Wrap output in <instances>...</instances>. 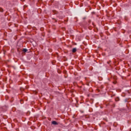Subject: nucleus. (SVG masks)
Segmentation results:
<instances>
[{
    "label": "nucleus",
    "mask_w": 131,
    "mask_h": 131,
    "mask_svg": "<svg viewBox=\"0 0 131 131\" xmlns=\"http://www.w3.org/2000/svg\"><path fill=\"white\" fill-rule=\"evenodd\" d=\"M52 124H54V125H58V123L55 121H53L52 122Z\"/></svg>",
    "instance_id": "f257e3e1"
},
{
    "label": "nucleus",
    "mask_w": 131,
    "mask_h": 131,
    "mask_svg": "<svg viewBox=\"0 0 131 131\" xmlns=\"http://www.w3.org/2000/svg\"><path fill=\"white\" fill-rule=\"evenodd\" d=\"M76 51H77L76 48H73L72 50L73 53H75V52H76Z\"/></svg>",
    "instance_id": "f03ea898"
},
{
    "label": "nucleus",
    "mask_w": 131,
    "mask_h": 131,
    "mask_svg": "<svg viewBox=\"0 0 131 131\" xmlns=\"http://www.w3.org/2000/svg\"><path fill=\"white\" fill-rule=\"evenodd\" d=\"M23 52H24L25 53H26V52H27V49H23Z\"/></svg>",
    "instance_id": "7ed1b4c3"
},
{
    "label": "nucleus",
    "mask_w": 131,
    "mask_h": 131,
    "mask_svg": "<svg viewBox=\"0 0 131 131\" xmlns=\"http://www.w3.org/2000/svg\"><path fill=\"white\" fill-rule=\"evenodd\" d=\"M116 101L117 102V101H119V98H117V99H116Z\"/></svg>",
    "instance_id": "20e7f679"
},
{
    "label": "nucleus",
    "mask_w": 131,
    "mask_h": 131,
    "mask_svg": "<svg viewBox=\"0 0 131 131\" xmlns=\"http://www.w3.org/2000/svg\"><path fill=\"white\" fill-rule=\"evenodd\" d=\"M3 9L2 8H0V12H3Z\"/></svg>",
    "instance_id": "39448f33"
},
{
    "label": "nucleus",
    "mask_w": 131,
    "mask_h": 131,
    "mask_svg": "<svg viewBox=\"0 0 131 131\" xmlns=\"http://www.w3.org/2000/svg\"><path fill=\"white\" fill-rule=\"evenodd\" d=\"M125 102H127L126 100H125Z\"/></svg>",
    "instance_id": "423d86ee"
}]
</instances>
